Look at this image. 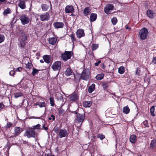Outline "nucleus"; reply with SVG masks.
I'll return each instance as SVG.
<instances>
[{"label": "nucleus", "instance_id": "f257e3e1", "mask_svg": "<svg viewBox=\"0 0 156 156\" xmlns=\"http://www.w3.org/2000/svg\"><path fill=\"white\" fill-rule=\"evenodd\" d=\"M36 135L35 132L32 129V128H29L27 129L24 134V136L27 138L35 137Z\"/></svg>", "mask_w": 156, "mask_h": 156}, {"label": "nucleus", "instance_id": "f03ea898", "mask_svg": "<svg viewBox=\"0 0 156 156\" xmlns=\"http://www.w3.org/2000/svg\"><path fill=\"white\" fill-rule=\"evenodd\" d=\"M148 32L147 29L144 27L141 29L139 32V35L140 38L142 40H145L147 38Z\"/></svg>", "mask_w": 156, "mask_h": 156}, {"label": "nucleus", "instance_id": "7ed1b4c3", "mask_svg": "<svg viewBox=\"0 0 156 156\" xmlns=\"http://www.w3.org/2000/svg\"><path fill=\"white\" fill-rule=\"evenodd\" d=\"M51 68L55 71H59L61 68V62L60 61L55 62L51 66Z\"/></svg>", "mask_w": 156, "mask_h": 156}, {"label": "nucleus", "instance_id": "20e7f679", "mask_svg": "<svg viewBox=\"0 0 156 156\" xmlns=\"http://www.w3.org/2000/svg\"><path fill=\"white\" fill-rule=\"evenodd\" d=\"M21 35L19 38L20 41L21 47H23V44L24 41L27 40V37L25 33L23 31H20Z\"/></svg>", "mask_w": 156, "mask_h": 156}, {"label": "nucleus", "instance_id": "39448f33", "mask_svg": "<svg viewBox=\"0 0 156 156\" xmlns=\"http://www.w3.org/2000/svg\"><path fill=\"white\" fill-rule=\"evenodd\" d=\"M89 71L88 69H85L81 73L80 78L84 80H87L89 79Z\"/></svg>", "mask_w": 156, "mask_h": 156}, {"label": "nucleus", "instance_id": "423d86ee", "mask_svg": "<svg viewBox=\"0 0 156 156\" xmlns=\"http://www.w3.org/2000/svg\"><path fill=\"white\" fill-rule=\"evenodd\" d=\"M22 23L23 25H25L29 23L30 21L29 17L27 15L23 14L20 17Z\"/></svg>", "mask_w": 156, "mask_h": 156}, {"label": "nucleus", "instance_id": "0eeeda50", "mask_svg": "<svg viewBox=\"0 0 156 156\" xmlns=\"http://www.w3.org/2000/svg\"><path fill=\"white\" fill-rule=\"evenodd\" d=\"M85 119V115L84 114H80L78 113L76 115V121L80 125H81Z\"/></svg>", "mask_w": 156, "mask_h": 156}, {"label": "nucleus", "instance_id": "6e6552de", "mask_svg": "<svg viewBox=\"0 0 156 156\" xmlns=\"http://www.w3.org/2000/svg\"><path fill=\"white\" fill-rule=\"evenodd\" d=\"M68 134V132L67 130L65 129H63L59 130L58 136L59 138H61L67 136Z\"/></svg>", "mask_w": 156, "mask_h": 156}, {"label": "nucleus", "instance_id": "1a4fd4ad", "mask_svg": "<svg viewBox=\"0 0 156 156\" xmlns=\"http://www.w3.org/2000/svg\"><path fill=\"white\" fill-rule=\"evenodd\" d=\"M71 56V52L66 51L64 53L62 54L61 58L63 60L66 61L69 59Z\"/></svg>", "mask_w": 156, "mask_h": 156}, {"label": "nucleus", "instance_id": "9d476101", "mask_svg": "<svg viewBox=\"0 0 156 156\" xmlns=\"http://www.w3.org/2000/svg\"><path fill=\"white\" fill-rule=\"evenodd\" d=\"M114 7L111 4L107 5L104 9L105 12L107 14H110L113 9Z\"/></svg>", "mask_w": 156, "mask_h": 156}, {"label": "nucleus", "instance_id": "9b49d317", "mask_svg": "<svg viewBox=\"0 0 156 156\" xmlns=\"http://www.w3.org/2000/svg\"><path fill=\"white\" fill-rule=\"evenodd\" d=\"M76 34L77 37L80 39L85 36L84 30L82 29H79L76 31Z\"/></svg>", "mask_w": 156, "mask_h": 156}, {"label": "nucleus", "instance_id": "f8f14e48", "mask_svg": "<svg viewBox=\"0 0 156 156\" xmlns=\"http://www.w3.org/2000/svg\"><path fill=\"white\" fill-rule=\"evenodd\" d=\"M41 20L43 21H47L50 18L49 15L47 12L41 15L40 16Z\"/></svg>", "mask_w": 156, "mask_h": 156}, {"label": "nucleus", "instance_id": "ddd939ff", "mask_svg": "<svg viewBox=\"0 0 156 156\" xmlns=\"http://www.w3.org/2000/svg\"><path fill=\"white\" fill-rule=\"evenodd\" d=\"M74 10V7L72 5H68L66 6L65 9L66 12L68 13H73Z\"/></svg>", "mask_w": 156, "mask_h": 156}, {"label": "nucleus", "instance_id": "4468645a", "mask_svg": "<svg viewBox=\"0 0 156 156\" xmlns=\"http://www.w3.org/2000/svg\"><path fill=\"white\" fill-rule=\"evenodd\" d=\"M54 27L57 29L62 28L64 26V24L62 22H55L54 23Z\"/></svg>", "mask_w": 156, "mask_h": 156}, {"label": "nucleus", "instance_id": "2eb2a0df", "mask_svg": "<svg viewBox=\"0 0 156 156\" xmlns=\"http://www.w3.org/2000/svg\"><path fill=\"white\" fill-rule=\"evenodd\" d=\"M18 5L22 9H25L26 8L25 2L23 0H20Z\"/></svg>", "mask_w": 156, "mask_h": 156}, {"label": "nucleus", "instance_id": "dca6fc26", "mask_svg": "<svg viewBox=\"0 0 156 156\" xmlns=\"http://www.w3.org/2000/svg\"><path fill=\"white\" fill-rule=\"evenodd\" d=\"M44 61L47 63H49L51 61V58L49 55H44L43 57Z\"/></svg>", "mask_w": 156, "mask_h": 156}, {"label": "nucleus", "instance_id": "f3484780", "mask_svg": "<svg viewBox=\"0 0 156 156\" xmlns=\"http://www.w3.org/2000/svg\"><path fill=\"white\" fill-rule=\"evenodd\" d=\"M147 16L150 18H152L155 15V13L153 11L151 10H148L147 12Z\"/></svg>", "mask_w": 156, "mask_h": 156}, {"label": "nucleus", "instance_id": "a211bd4d", "mask_svg": "<svg viewBox=\"0 0 156 156\" xmlns=\"http://www.w3.org/2000/svg\"><path fill=\"white\" fill-rule=\"evenodd\" d=\"M57 41V39L54 37H51L48 39L49 43L51 45L55 44L56 43Z\"/></svg>", "mask_w": 156, "mask_h": 156}, {"label": "nucleus", "instance_id": "6ab92c4d", "mask_svg": "<svg viewBox=\"0 0 156 156\" xmlns=\"http://www.w3.org/2000/svg\"><path fill=\"white\" fill-rule=\"evenodd\" d=\"M34 105H38L40 108H43L46 106V104L44 101H38L35 103Z\"/></svg>", "mask_w": 156, "mask_h": 156}, {"label": "nucleus", "instance_id": "aec40b11", "mask_svg": "<svg viewBox=\"0 0 156 156\" xmlns=\"http://www.w3.org/2000/svg\"><path fill=\"white\" fill-rule=\"evenodd\" d=\"M73 73V72L71 68L69 67L67 68L65 72V75L67 76H69L72 75Z\"/></svg>", "mask_w": 156, "mask_h": 156}, {"label": "nucleus", "instance_id": "412c9836", "mask_svg": "<svg viewBox=\"0 0 156 156\" xmlns=\"http://www.w3.org/2000/svg\"><path fill=\"white\" fill-rule=\"evenodd\" d=\"M21 128L19 127H15L14 129V135L17 136L21 132Z\"/></svg>", "mask_w": 156, "mask_h": 156}, {"label": "nucleus", "instance_id": "4be33fe9", "mask_svg": "<svg viewBox=\"0 0 156 156\" xmlns=\"http://www.w3.org/2000/svg\"><path fill=\"white\" fill-rule=\"evenodd\" d=\"M92 104L91 102L90 101H85L83 102V105L85 107H89Z\"/></svg>", "mask_w": 156, "mask_h": 156}, {"label": "nucleus", "instance_id": "5701e85b", "mask_svg": "<svg viewBox=\"0 0 156 156\" xmlns=\"http://www.w3.org/2000/svg\"><path fill=\"white\" fill-rule=\"evenodd\" d=\"M91 9L89 7L86 8L83 11V13L85 16L88 15L90 13Z\"/></svg>", "mask_w": 156, "mask_h": 156}, {"label": "nucleus", "instance_id": "b1692460", "mask_svg": "<svg viewBox=\"0 0 156 156\" xmlns=\"http://www.w3.org/2000/svg\"><path fill=\"white\" fill-rule=\"evenodd\" d=\"M97 18V15L95 13H91L90 16V20L91 22L95 21Z\"/></svg>", "mask_w": 156, "mask_h": 156}, {"label": "nucleus", "instance_id": "393cba45", "mask_svg": "<svg viewBox=\"0 0 156 156\" xmlns=\"http://www.w3.org/2000/svg\"><path fill=\"white\" fill-rule=\"evenodd\" d=\"M95 89L94 84H92L89 87L88 89V91L89 93H91Z\"/></svg>", "mask_w": 156, "mask_h": 156}, {"label": "nucleus", "instance_id": "a878e982", "mask_svg": "<svg viewBox=\"0 0 156 156\" xmlns=\"http://www.w3.org/2000/svg\"><path fill=\"white\" fill-rule=\"evenodd\" d=\"M136 141V136L133 135L131 136L130 137V141L132 143H134Z\"/></svg>", "mask_w": 156, "mask_h": 156}, {"label": "nucleus", "instance_id": "bb28decb", "mask_svg": "<svg viewBox=\"0 0 156 156\" xmlns=\"http://www.w3.org/2000/svg\"><path fill=\"white\" fill-rule=\"evenodd\" d=\"M71 101H75L77 99V96L76 94H72L69 96Z\"/></svg>", "mask_w": 156, "mask_h": 156}, {"label": "nucleus", "instance_id": "cd10ccee", "mask_svg": "<svg viewBox=\"0 0 156 156\" xmlns=\"http://www.w3.org/2000/svg\"><path fill=\"white\" fill-rule=\"evenodd\" d=\"M130 109L128 106H125L123 107V112L126 114H127L129 113Z\"/></svg>", "mask_w": 156, "mask_h": 156}, {"label": "nucleus", "instance_id": "c85d7f7f", "mask_svg": "<svg viewBox=\"0 0 156 156\" xmlns=\"http://www.w3.org/2000/svg\"><path fill=\"white\" fill-rule=\"evenodd\" d=\"M125 72V68L123 66H120L118 69V72L120 74H123Z\"/></svg>", "mask_w": 156, "mask_h": 156}, {"label": "nucleus", "instance_id": "c756f323", "mask_svg": "<svg viewBox=\"0 0 156 156\" xmlns=\"http://www.w3.org/2000/svg\"><path fill=\"white\" fill-rule=\"evenodd\" d=\"M104 75L103 74H98L96 76V78L98 80H100L102 79L104 77Z\"/></svg>", "mask_w": 156, "mask_h": 156}, {"label": "nucleus", "instance_id": "7c9ffc66", "mask_svg": "<svg viewBox=\"0 0 156 156\" xmlns=\"http://www.w3.org/2000/svg\"><path fill=\"white\" fill-rule=\"evenodd\" d=\"M156 140H152L150 144V147L151 148H154L156 147Z\"/></svg>", "mask_w": 156, "mask_h": 156}, {"label": "nucleus", "instance_id": "2f4dec72", "mask_svg": "<svg viewBox=\"0 0 156 156\" xmlns=\"http://www.w3.org/2000/svg\"><path fill=\"white\" fill-rule=\"evenodd\" d=\"M41 125L38 124H37L35 126H33V128H32V129L33 130H36V129H37L39 130L40 129H41Z\"/></svg>", "mask_w": 156, "mask_h": 156}, {"label": "nucleus", "instance_id": "473e14b6", "mask_svg": "<svg viewBox=\"0 0 156 156\" xmlns=\"http://www.w3.org/2000/svg\"><path fill=\"white\" fill-rule=\"evenodd\" d=\"M69 36L70 37L71 39L72 40V42L73 44L74 41H76V38L74 34H72Z\"/></svg>", "mask_w": 156, "mask_h": 156}, {"label": "nucleus", "instance_id": "72a5a7b5", "mask_svg": "<svg viewBox=\"0 0 156 156\" xmlns=\"http://www.w3.org/2000/svg\"><path fill=\"white\" fill-rule=\"evenodd\" d=\"M154 106H152L150 109L151 115L153 116H154L155 115V114L154 113Z\"/></svg>", "mask_w": 156, "mask_h": 156}, {"label": "nucleus", "instance_id": "f704fd0d", "mask_svg": "<svg viewBox=\"0 0 156 156\" xmlns=\"http://www.w3.org/2000/svg\"><path fill=\"white\" fill-rule=\"evenodd\" d=\"M111 21L113 24L115 25L117 23V20L116 17H114L112 19Z\"/></svg>", "mask_w": 156, "mask_h": 156}, {"label": "nucleus", "instance_id": "c9c22d12", "mask_svg": "<svg viewBox=\"0 0 156 156\" xmlns=\"http://www.w3.org/2000/svg\"><path fill=\"white\" fill-rule=\"evenodd\" d=\"M49 100L50 101V104L51 106H53L55 105L53 98L52 97H50Z\"/></svg>", "mask_w": 156, "mask_h": 156}, {"label": "nucleus", "instance_id": "e433bc0d", "mask_svg": "<svg viewBox=\"0 0 156 156\" xmlns=\"http://www.w3.org/2000/svg\"><path fill=\"white\" fill-rule=\"evenodd\" d=\"M22 95V94L21 92H18L14 94V97L16 98H17L19 97H21Z\"/></svg>", "mask_w": 156, "mask_h": 156}, {"label": "nucleus", "instance_id": "4c0bfd02", "mask_svg": "<svg viewBox=\"0 0 156 156\" xmlns=\"http://www.w3.org/2000/svg\"><path fill=\"white\" fill-rule=\"evenodd\" d=\"M92 50L93 51L97 49L98 47V44H93L92 45Z\"/></svg>", "mask_w": 156, "mask_h": 156}, {"label": "nucleus", "instance_id": "58836bf2", "mask_svg": "<svg viewBox=\"0 0 156 156\" xmlns=\"http://www.w3.org/2000/svg\"><path fill=\"white\" fill-rule=\"evenodd\" d=\"M41 7L43 10L44 11L47 10L48 8L47 5L46 4L42 5Z\"/></svg>", "mask_w": 156, "mask_h": 156}, {"label": "nucleus", "instance_id": "ea45409f", "mask_svg": "<svg viewBox=\"0 0 156 156\" xmlns=\"http://www.w3.org/2000/svg\"><path fill=\"white\" fill-rule=\"evenodd\" d=\"M10 10L9 9H5L3 13L4 15H6L7 14H8L10 13Z\"/></svg>", "mask_w": 156, "mask_h": 156}, {"label": "nucleus", "instance_id": "a19ab883", "mask_svg": "<svg viewBox=\"0 0 156 156\" xmlns=\"http://www.w3.org/2000/svg\"><path fill=\"white\" fill-rule=\"evenodd\" d=\"M39 71V70H38L37 69H33L32 72V74L33 76H34L36 73L38 72Z\"/></svg>", "mask_w": 156, "mask_h": 156}, {"label": "nucleus", "instance_id": "79ce46f5", "mask_svg": "<svg viewBox=\"0 0 156 156\" xmlns=\"http://www.w3.org/2000/svg\"><path fill=\"white\" fill-rule=\"evenodd\" d=\"M5 39V37L4 35L0 34V43L2 42Z\"/></svg>", "mask_w": 156, "mask_h": 156}, {"label": "nucleus", "instance_id": "37998d69", "mask_svg": "<svg viewBox=\"0 0 156 156\" xmlns=\"http://www.w3.org/2000/svg\"><path fill=\"white\" fill-rule=\"evenodd\" d=\"M97 137L101 140H102L105 138V136L102 134H99L98 135Z\"/></svg>", "mask_w": 156, "mask_h": 156}, {"label": "nucleus", "instance_id": "c03bdc74", "mask_svg": "<svg viewBox=\"0 0 156 156\" xmlns=\"http://www.w3.org/2000/svg\"><path fill=\"white\" fill-rule=\"evenodd\" d=\"M15 73V71L14 70H11L9 73V74L11 76H14Z\"/></svg>", "mask_w": 156, "mask_h": 156}, {"label": "nucleus", "instance_id": "a18cd8bd", "mask_svg": "<svg viewBox=\"0 0 156 156\" xmlns=\"http://www.w3.org/2000/svg\"><path fill=\"white\" fill-rule=\"evenodd\" d=\"M55 119V116L53 115H51V117L48 118V119L50 120L52 119L53 120H54Z\"/></svg>", "mask_w": 156, "mask_h": 156}, {"label": "nucleus", "instance_id": "49530a36", "mask_svg": "<svg viewBox=\"0 0 156 156\" xmlns=\"http://www.w3.org/2000/svg\"><path fill=\"white\" fill-rule=\"evenodd\" d=\"M12 125V124L11 123L9 122H8L6 125V127L9 128Z\"/></svg>", "mask_w": 156, "mask_h": 156}, {"label": "nucleus", "instance_id": "de8ad7c7", "mask_svg": "<svg viewBox=\"0 0 156 156\" xmlns=\"http://www.w3.org/2000/svg\"><path fill=\"white\" fill-rule=\"evenodd\" d=\"M59 97H57V99L58 100H63V98L62 97V95L60 94H59Z\"/></svg>", "mask_w": 156, "mask_h": 156}, {"label": "nucleus", "instance_id": "09e8293b", "mask_svg": "<svg viewBox=\"0 0 156 156\" xmlns=\"http://www.w3.org/2000/svg\"><path fill=\"white\" fill-rule=\"evenodd\" d=\"M140 72V70H139L137 68H136V74L138 75H139Z\"/></svg>", "mask_w": 156, "mask_h": 156}, {"label": "nucleus", "instance_id": "8fccbe9b", "mask_svg": "<svg viewBox=\"0 0 156 156\" xmlns=\"http://www.w3.org/2000/svg\"><path fill=\"white\" fill-rule=\"evenodd\" d=\"M152 62L154 64H156V57H153Z\"/></svg>", "mask_w": 156, "mask_h": 156}, {"label": "nucleus", "instance_id": "3c124183", "mask_svg": "<svg viewBox=\"0 0 156 156\" xmlns=\"http://www.w3.org/2000/svg\"><path fill=\"white\" fill-rule=\"evenodd\" d=\"M145 126H148V121L147 120H145L143 122Z\"/></svg>", "mask_w": 156, "mask_h": 156}, {"label": "nucleus", "instance_id": "603ef678", "mask_svg": "<svg viewBox=\"0 0 156 156\" xmlns=\"http://www.w3.org/2000/svg\"><path fill=\"white\" fill-rule=\"evenodd\" d=\"M4 105L2 103H0V109H2L4 108Z\"/></svg>", "mask_w": 156, "mask_h": 156}, {"label": "nucleus", "instance_id": "864d4df0", "mask_svg": "<svg viewBox=\"0 0 156 156\" xmlns=\"http://www.w3.org/2000/svg\"><path fill=\"white\" fill-rule=\"evenodd\" d=\"M22 68L21 67H19L16 70V71H18V72H21L22 70Z\"/></svg>", "mask_w": 156, "mask_h": 156}, {"label": "nucleus", "instance_id": "5fc2aeb1", "mask_svg": "<svg viewBox=\"0 0 156 156\" xmlns=\"http://www.w3.org/2000/svg\"><path fill=\"white\" fill-rule=\"evenodd\" d=\"M103 86L104 88H106L108 87V84L106 83H104L103 84Z\"/></svg>", "mask_w": 156, "mask_h": 156}, {"label": "nucleus", "instance_id": "6e6d98bb", "mask_svg": "<svg viewBox=\"0 0 156 156\" xmlns=\"http://www.w3.org/2000/svg\"><path fill=\"white\" fill-rule=\"evenodd\" d=\"M101 62V61L100 60L98 61L97 62L95 63V65L96 66H98V64Z\"/></svg>", "mask_w": 156, "mask_h": 156}, {"label": "nucleus", "instance_id": "4d7b16f0", "mask_svg": "<svg viewBox=\"0 0 156 156\" xmlns=\"http://www.w3.org/2000/svg\"><path fill=\"white\" fill-rule=\"evenodd\" d=\"M45 124H44L42 126V127L45 130H47L48 128L47 127H45Z\"/></svg>", "mask_w": 156, "mask_h": 156}, {"label": "nucleus", "instance_id": "13d9d810", "mask_svg": "<svg viewBox=\"0 0 156 156\" xmlns=\"http://www.w3.org/2000/svg\"><path fill=\"white\" fill-rule=\"evenodd\" d=\"M54 131L55 133H58V128L57 127V128H55L54 129Z\"/></svg>", "mask_w": 156, "mask_h": 156}, {"label": "nucleus", "instance_id": "bf43d9fd", "mask_svg": "<svg viewBox=\"0 0 156 156\" xmlns=\"http://www.w3.org/2000/svg\"><path fill=\"white\" fill-rule=\"evenodd\" d=\"M40 62L42 63H44V61H43V60H40Z\"/></svg>", "mask_w": 156, "mask_h": 156}, {"label": "nucleus", "instance_id": "052dcab7", "mask_svg": "<svg viewBox=\"0 0 156 156\" xmlns=\"http://www.w3.org/2000/svg\"><path fill=\"white\" fill-rule=\"evenodd\" d=\"M5 1V0H0V2H4Z\"/></svg>", "mask_w": 156, "mask_h": 156}, {"label": "nucleus", "instance_id": "680f3d73", "mask_svg": "<svg viewBox=\"0 0 156 156\" xmlns=\"http://www.w3.org/2000/svg\"><path fill=\"white\" fill-rule=\"evenodd\" d=\"M71 14L70 15V16H75V15H74V14H73V13H71Z\"/></svg>", "mask_w": 156, "mask_h": 156}, {"label": "nucleus", "instance_id": "e2e57ef3", "mask_svg": "<svg viewBox=\"0 0 156 156\" xmlns=\"http://www.w3.org/2000/svg\"><path fill=\"white\" fill-rule=\"evenodd\" d=\"M45 156H50L48 154H46L45 155Z\"/></svg>", "mask_w": 156, "mask_h": 156}, {"label": "nucleus", "instance_id": "0e129e2a", "mask_svg": "<svg viewBox=\"0 0 156 156\" xmlns=\"http://www.w3.org/2000/svg\"><path fill=\"white\" fill-rule=\"evenodd\" d=\"M126 29H128L129 28H128V27H126Z\"/></svg>", "mask_w": 156, "mask_h": 156}, {"label": "nucleus", "instance_id": "69168bd1", "mask_svg": "<svg viewBox=\"0 0 156 156\" xmlns=\"http://www.w3.org/2000/svg\"><path fill=\"white\" fill-rule=\"evenodd\" d=\"M51 156H55L54 155H52Z\"/></svg>", "mask_w": 156, "mask_h": 156}]
</instances>
